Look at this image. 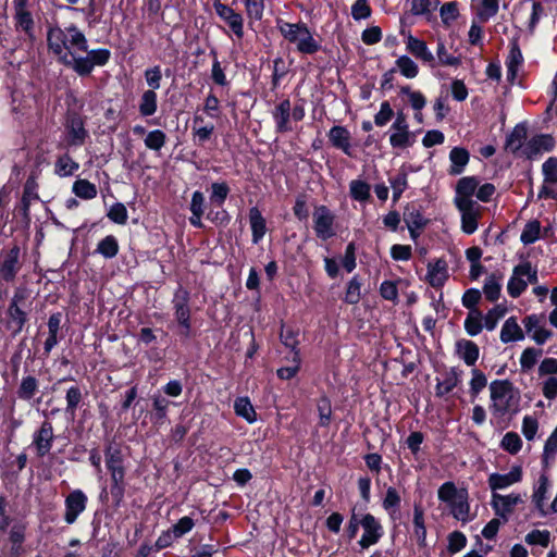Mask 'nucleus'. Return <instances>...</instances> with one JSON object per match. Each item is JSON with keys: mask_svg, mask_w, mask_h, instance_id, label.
<instances>
[{"mask_svg": "<svg viewBox=\"0 0 557 557\" xmlns=\"http://www.w3.org/2000/svg\"><path fill=\"white\" fill-rule=\"evenodd\" d=\"M49 49L59 61L73 67L79 75L88 74L89 63L83 60L86 53V38L75 27H53L48 33Z\"/></svg>", "mask_w": 557, "mask_h": 557, "instance_id": "f257e3e1", "label": "nucleus"}, {"mask_svg": "<svg viewBox=\"0 0 557 557\" xmlns=\"http://www.w3.org/2000/svg\"><path fill=\"white\" fill-rule=\"evenodd\" d=\"M438 499L446 503L454 518L466 522L470 520V506L466 490H458L453 482L444 483L437 492Z\"/></svg>", "mask_w": 557, "mask_h": 557, "instance_id": "f03ea898", "label": "nucleus"}, {"mask_svg": "<svg viewBox=\"0 0 557 557\" xmlns=\"http://www.w3.org/2000/svg\"><path fill=\"white\" fill-rule=\"evenodd\" d=\"M280 30L285 39L295 44L302 53H313L319 49L318 42L305 24L281 23Z\"/></svg>", "mask_w": 557, "mask_h": 557, "instance_id": "7ed1b4c3", "label": "nucleus"}, {"mask_svg": "<svg viewBox=\"0 0 557 557\" xmlns=\"http://www.w3.org/2000/svg\"><path fill=\"white\" fill-rule=\"evenodd\" d=\"M492 410L495 414L503 416L517 403V394L506 380L494 381L490 385Z\"/></svg>", "mask_w": 557, "mask_h": 557, "instance_id": "20e7f679", "label": "nucleus"}, {"mask_svg": "<svg viewBox=\"0 0 557 557\" xmlns=\"http://www.w3.org/2000/svg\"><path fill=\"white\" fill-rule=\"evenodd\" d=\"M537 282V270L530 262H522L512 270L507 290L513 298L520 296L529 284Z\"/></svg>", "mask_w": 557, "mask_h": 557, "instance_id": "39448f33", "label": "nucleus"}, {"mask_svg": "<svg viewBox=\"0 0 557 557\" xmlns=\"http://www.w3.org/2000/svg\"><path fill=\"white\" fill-rule=\"evenodd\" d=\"M523 504V499L518 493L499 494L497 492L492 493L491 506L495 515L507 521L515 511L516 507Z\"/></svg>", "mask_w": 557, "mask_h": 557, "instance_id": "423d86ee", "label": "nucleus"}, {"mask_svg": "<svg viewBox=\"0 0 557 557\" xmlns=\"http://www.w3.org/2000/svg\"><path fill=\"white\" fill-rule=\"evenodd\" d=\"M360 525L363 534L359 540V545L362 548H368L379 542L383 535V528L381 523L370 513L360 517Z\"/></svg>", "mask_w": 557, "mask_h": 557, "instance_id": "0eeeda50", "label": "nucleus"}, {"mask_svg": "<svg viewBox=\"0 0 557 557\" xmlns=\"http://www.w3.org/2000/svg\"><path fill=\"white\" fill-rule=\"evenodd\" d=\"M523 471L521 466H513L507 473H492L488 475L487 484L492 493L498 490L508 488L521 482Z\"/></svg>", "mask_w": 557, "mask_h": 557, "instance_id": "6e6552de", "label": "nucleus"}, {"mask_svg": "<svg viewBox=\"0 0 557 557\" xmlns=\"http://www.w3.org/2000/svg\"><path fill=\"white\" fill-rule=\"evenodd\" d=\"M334 214L325 206H320L314 209V231L319 238L325 240L334 235Z\"/></svg>", "mask_w": 557, "mask_h": 557, "instance_id": "1a4fd4ad", "label": "nucleus"}, {"mask_svg": "<svg viewBox=\"0 0 557 557\" xmlns=\"http://www.w3.org/2000/svg\"><path fill=\"white\" fill-rule=\"evenodd\" d=\"M392 135L389 143L395 148H407L411 145L410 133L404 113L399 112L392 125Z\"/></svg>", "mask_w": 557, "mask_h": 557, "instance_id": "9d476101", "label": "nucleus"}, {"mask_svg": "<svg viewBox=\"0 0 557 557\" xmlns=\"http://www.w3.org/2000/svg\"><path fill=\"white\" fill-rule=\"evenodd\" d=\"M448 265L443 259L428 263L425 281L434 288L442 287L448 280Z\"/></svg>", "mask_w": 557, "mask_h": 557, "instance_id": "9b49d317", "label": "nucleus"}, {"mask_svg": "<svg viewBox=\"0 0 557 557\" xmlns=\"http://www.w3.org/2000/svg\"><path fill=\"white\" fill-rule=\"evenodd\" d=\"M86 502H87V497L79 490L72 492L66 497V499H65L66 511H65L64 519L67 523H70V524L73 523L77 519L78 515L85 510Z\"/></svg>", "mask_w": 557, "mask_h": 557, "instance_id": "f8f14e48", "label": "nucleus"}, {"mask_svg": "<svg viewBox=\"0 0 557 557\" xmlns=\"http://www.w3.org/2000/svg\"><path fill=\"white\" fill-rule=\"evenodd\" d=\"M216 14L228 24L234 34L242 38L244 35L243 17L239 13L235 12L232 8L221 2L214 3Z\"/></svg>", "mask_w": 557, "mask_h": 557, "instance_id": "ddd939ff", "label": "nucleus"}, {"mask_svg": "<svg viewBox=\"0 0 557 557\" xmlns=\"http://www.w3.org/2000/svg\"><path fill=\"white\" fill-rule=\"evenodd\" d=\"M479 182L474 177H462L456 186L455 205L476 203L472 200V196L478 189Z\"/></svg>", "mask_w": 557, "mask_h": 557, "instance_id": "4468645a", "label": "nucleus"}, {"mask_svg": "<svg viewBox=\"0 0 557 557\" xmlns=\"http://www.w3.org/2000/svg\"><path fill=\"white\" fill-rule=\"evenodd\" d=\"M461 212V228L467 234H472L478 228V219L481 214L480 206L476 203L456 205Z\"/></svg>", "mask_w": 557, "mask_h": 557, "instance_id": "2eb2a0df", "label": "nucleus"}, {"mask_svg": "<svg viewBox=\"0 0 557 557\" xmlns=\"http://www.w3.org/2000/svg\"><path fill=\"white\" fill-rule=\"evenodd\" d=\"M524 327L531 338L539 345L549 339L553 333L541 324V318L532 314L523 320Z\"/></svg>", "mask_w": 557, "mask_h": 557, "instance_id": "dca6fc26", "label": "nucleus"}, {"mask_svg": "<svg viewBox=\"0 0 557 557\" xmlns=\"http://www.w3.org/2000/svg\"><path fill=\"white\" fill-rule=\"evenodd\" d=\"M406 48L416 58L422 60L425 63L433 65L434 60H435L434 55L429 50L426 44L423 40H420L419 38L413 37L412 35H408L407 40H406Z\"/></svg>", "mask_w": 557, "mask_h": 557, "instance_id": "f3484780", "label": "nucleus"}, {"mask_svg": "<svg viewBox=\"0 0 557 557\" xmlns=\"http://www.w3.org/2000/svg\"><path fill=\"white\" fill-rule=\"evenodd\" d=\"M174 308H175V315L176 320L181 324V326L184 329V334L188 335L190 330L189 324V308L187 306V295L185 292H182L181 294H177L175 296L174 300Z\"/></svg>", "mask_w": 557, "mask_h": 557, "instance_id": "a211bd4d", "label": "nucleus"}, {"mask_svg": "<svg viewBox=\"0 0 557 557\" xmlns=\"http://www.w3.org/2000/svg\"><path fill=\"white\" fill-rule=\"evenodd\" d=\"M53 440V429L52 425L49 422L42 423L40 430L35 436L34 443L36 446V449L40 456L46 455L52 444Z\"/></svg>", "mask_w": 557, "mask_h": 557, "instance_id": "6ab92c4d", "label": "nucleus"}, {"mask_svg": "<svg viewBox=\"0 0 557 557\" xmlns=\"http://www.w3.org/2000/svg\"><path fill=\"white\" fill-rule=\"evenodd\" d=\"M524 338V333L517 322V319L508 318L502 326L500 341L503 343L519 342Z\"/></svg>", "mask_w": 557, "mask_h": 557, "instance_id": "aec40b11", "label": "nucleus"}, {"mask_svg": "<svg viewBox=\"0 0 557 557\" xmlns=\"http://www.w3.org/2000/svg\"><path fill=\"white\" fill-rule=\"evenodd\" d=\"M329 138L331 143L342 149L345 153H349L350 148V134L342 126H334L330 129Z\"/></svg>", "mask_w": 557, "mask_h": 557, "instance_id": "412c9836", "label": "nucleus"}, {"mask_svg": "<svg viewBox=\"0 0 557 557\" xmlns=\"http://www.w3.org/2000/svg\"><path fill=\"white\" fill-rule=\"evenodd\" d=\"M499 0H476L475 14L480 22H486L498 12Z\"/></svg>", "mask_w": 557, "mask_h": 557, "instance_id": "4be33fe9", "label": "nucleus"}, {"mask_svg": "<svg viewBox=\"0 0 557 557\" xmlns=\"http://www.w3.org/2000/svg\"><path fill=\"white\" fill-rule=\"evenodd\" d=\"M83 121L79 117H71L67 124V136L71 145H81L86 137Z\"/></svg>", "mask_w": 557, "mask_h": 557, "instance_id": "5701e85b", "label": "nucleus"}, {"mask_svg": "<svg viewBox=\"0 0 557 557\" xmlns=\"http://www.w3.org/2000/svg\"><path fill=\"white\" fill-rule=\"evenodd\" d=\"M553 147V139L549 136H537L532 138L525 146L523 153L528 158H532L534 154L541 151H547Z\"/></svg>", "mask_w": 557, "mask_h": 557, "instance_id": "b1692460", "label": "nucleus"}, {"mask_svg": "<svg viewBox=\"0 0 557 557\" xmlns=\"http://www.w3.org/2000/svg\"><path fill=\"white\" fill-rule=\"evenodd\" d=\"M249 221L252 232V240L253 243H258L265 234V220L257 208H252L249 211Z\"/></svg>", "mask_w": 557, "mask_h": 557, "instance_id": "393cba45", "label": "nucleus"}, {"mask_svg": "<svg viewBox=\"0 0 557 557\" xmlns=\"http://www.w3.org/2000/svg\"><path fill=\"white\" fill-rule=\"evenodd\" d=\"M289 116H290V102L288 100H284L277 106V108L274 112V119H275L278 131L286 132V131L290 129Z\"/></svg>", "mask_w": 557, "mask_h": 557, "instance_id": "a878e982", "label": "nucleus"}, {"mask_svg": "<svg viewBox=\"0 0 557 557\" xmlns=\"http://www.w3.org/2000/svg\"><path fill=\"white\" fill-rule=\"evenodd\" d=\"M458 354L468 366H473L479 358L478 346L470 341H461L457 344Z\"/></svg>", "mask_w": 557, "mask_h": 557, "instance_id": "bb28decb", "label": "nucleus"}, {"mask_svg": "<svg viewBox=\"0 0 557 557\" xmlns=\"http://www.w3.org/2000/svg\"><path fill=\"white\" fill-rule=\"evenodd\" d=\"M234 409L237 416L244 418L248 423L257 420V413L247 397H240L235 400Z\"/></svg>", "mask_w": 557, "mask_h": 557, "instance_id": "cd10ccee", "label": "nucleus"}, {"mask_svg": "<svg viewBox=\"0 0 557 557\" xmlns=\"http://www.w3.org/2000/svg\"><path fill=\"white\" fill-rule=\"evenodd\" d=\"M213 131L214 125L212 123H205L203 117L200 115H196L194 117L193 132L199 141H206L209 139Z\"/></svg>", "mask_w": 557, "mask_h": 557, "instance_id": "c85d7f7f", "label": "nucleus"}, {"mask_svg": "<svg viewBox=\"0 0 557 557\" xmlns=\"http://www.w3.org/2000/svg\"><path fill=\"white\" fill-rule=\"evenodd\" d=\"M525 138V128L523 126H516L506 140V149L511 152H517L520 148H522Z\"/></svg>", "mask_w": 557, "mask_h": 557, "instance_id": "c756f323", "label": "nucleus"}, {"mask_svg": "<svg viewBox=\"0 0 557 557\" xmlns=\"http://www.w3.org/2000/svg\"><path fill=\"white\" fill-rule=\"evenodd\" d=\"M194 525V520L190 517H183L172 527L169 534L159 539L158 543H161L163 540H165V537H170L171 535H173L175 539L182 537L184 534L189 532Z\"/></svg>", "mask_w": 557, "mask_h": 557, "instance_id": "7c9ffc66", "label": "nucleus"}, {"mask_svg": "<svg viewBox=\"0 0 557 557\" xmlns=\"http://www.w3.org/2000/svg\"><path fill=\"white\" fill-rule=\"evenodd\" d=\"M157 111V95L154 90H146L139 103V112L144 116L152 115Z\"/></svg>", "mask_w": 557, "mask_h": 557, "instance_id": "2f4dec72", "label": "nucleus"}, {"mask_svg": "<svg viewBox=\"0 0 557 557\" xmlns=\"http://www.w3.org/2000/svg\"><path fill=\"white\" fill-rule=\"evenodd\" d=\"M449 159L451 161V173L459 174L462 171V168L469 161V153L463 148H454L450 151Z\"/></svg>", "mask_w": 557, "mask_h": 557, "instance_id": "473e14b6", "label": "nucleus"}, {"mask_svg": "<svg viewBox=\"0 0 557 557\" xmlns=\"http://www.w3.org/2000/svg\"><path fill=\"white\" fill-rule=\"evenodd\" d=\"M549 482L546 475H541L539 479V484L533 492L532 500L535 504L536 508L543 510L544 503L546 500V494L548 492Z\"/></svg>", "mask_w": 557, "mask_h": 557, "instance_id": "72a5a7b5", "label": "nucleus"}, {"mask_svg": "<svg viewBox=\"0 0 557 557\" xmlns=\"http://www.w3.org/2000/svg\"><path fill=\"white\" fill-rule=\"evenodd\" d=\"M109 55H110V53L108 50H92L89 52L86 50V53L83 54V60L87 61V63H89L88 73L91 72V70L95 65L106 64L107 61L109 60Z\"/></svg>", "mask_w": 557, "mask_h": 557, "instance_id": "f704fd0d", "label": "nucleus"}, {"mask_svg": "<svg viewBox=\"0 0 557 557\" xmlns=\"http://www.w3.org/2000/svg\"><path fill=\"white\" fill-rule=\"evenodd\" d=\"M73 191L84 199H92L97 195L96 186L86 180L76 181L73 185Z\"/></svg>", "mask_w": 557, "mask_h": 557, "instance_id": "c9c22d12", "label": "nucleus"}, {"mask_svg": "<svg viewBox=\"0 0 557 557\" xmlns=\"http://www.w3.org/2000/svg\"><path fill=\"white\" fill-rule=\"evenodd\" d=\"M540 233H541L540 222L536 220H533L525 224V226L521 233L520 239L525 245L532 244L539 238Z\"/></svg>", "mask_w": 557, "mask_h": 557, "instance_id": "e433bc0d", "label": "nucleus"}, {"mask_svg": "<svg viewBox=\"0 0 557 557\" xmlns=\"http://www.w3.org/2000/svg\"><path fill=\"white\" fill-rule=\"evenodd\" d=\"M78 169V163L73 161L69 156H62L55 163V173L59 176L72 175Z\"/></svg>", "mask_w": 557, "mask_h": 557, "instance_id": "4c0bfd02", "label": "nucleus"}, {"mask_svg": "<svg viewBox=\"0 0 557 557\" xmlns=\"http://www.w3.org/2000/svg\"><path fill=\"white\" fill-rule=\"evenodd\" d=\"M465 329L470 336H475L482 331V315L478 310L471 311L466 321Z\"/></svg>", "mask_w": 557, "mask_h": 557, "instance_id": "58836bf2", "label": "nucleus"}, {"mask_svg": "<svg viewBox=\"0 0 557 557\" xmlns=\"http://www.w3.org/2000/svg\"><path fill=\"white\" fill-rule=\"evenodd\" d=\"M396 65L399 72L407 78H414L418 75V65L406 55L397 59Z\"/></svg>", "mask_w": 557, "mask_h": 557, "instance_id": "ea45409f", "label": "nucleus"}, {"mask_svg": "<svg viewBox=\"0 0 557 557\" xmlns=\"http://www.w3.org/2000/svg\"><path fill=\"white\" fill-rule=\"evenodd\" d=\"M404 221L408 228H422L425 225V221L420 211L413 207L406 209Z\"/></svg>", "mask_w": 557, "mask_h": 557, "instance_id": "a19ab883", "label": "nucleus"}, {"mask_svg": "<svg viewBox=\"0 0 557 557\" xmlns=\"http://www.w3.org/2000/svg\"><path fill=\"white\" fill-rule=\"evenodd\" d=\"M483 292L488 300H497L500 294L499 277H497L495 274L488 276L485 281Z\"/></svg>", "mask_w": 557, "mask_h": 557, "instance_id": "79ce46f5", "label": "nucleus"}, {"mask_svg": "<svg viewBox=\"0 0 557 557\" xmlns=\"http://www.w3.org/2000/svg\"><path fill=\"white\" fill-rule=\"evenodd\" d=\"M436 54L438 62L445 66H458L460 64V57L448 53L445 45L438 41Z\"/></svg>", "mask_w": 557, "mask_h": 557, "instance_id": "37998d69", "label": "nucleus"}, {"mask_svg": "<svg viewBox=\"0 0 557 557\" xmlns=\"http://www.w3.org/2000/svg\"><path fill=\"white\" fill-rule=\"evenodd\" d=\"M97 250L103 257L112 258L119 251V244L113 236H107L98 244Z\"/></svg>", "mask_w": 557, "mask_h": 557, "instance_id": "c03bdc74", "label": "nucleus"}, {"mask_svg": "<svg viewBox=\"0 0 557 557\" xmlns=\"http://www.w3.org/2000/svg\"><path fill=\"white\" fill-rule=\"evenodd\" d=\"M550 533L547 530H533L525 536V542L530 545H541L546 547L549 544Z\"/></svg>", "mask_w": 557, "mask_h": 557, "instance_id": "a18cd8bd", "label": "nucleus"}, {"mask_svg": "<svg viewBox=\"0 0 557 557\" xmlns=\"http://www.w3.org/2000/svg\"><path fill=\"white\" fill-rule=\"evenodd\" d=\"M248 18L259 21L263 15V0H244Z\"/></svg>", "mask_w": 557, "mask_h": 557, "instance_id": "49530a36", "label": "nucleus"}, {"mask_svg": "<svg viewBox=\"0 0 557 557\" xmlns=\"http://www.w3.org/2000/svg\"><path fill=\"white\" fill-rule=\"evenodd\" d=\"M10 325L20 332L25 323V313L13 302L9 308Z\"/></svg>", "mask_w": 557, "mask_h": 557, "instance_id": "de8ad7c7", "label": "nucleus"}, {"mask_svg": "<svg viewBox=\"0 0 557 557\" xmlns=\"http://www.w3.org/2000/svg\"><path fill=\"white\" fill-rule=\"evenodd\" d=\"M541 356V350L535 348H527L522 351L520 357V366L522 370L528 371L534 367L539 357Z\"/></svg>", "mask_w": 557, "mask_h": 557, "instance_id": "09e8293b", "label": "nucleus"}, {"mask_svg": "<svg viewBox=\"0 0 557 557\" xmlns=\"http://www.w3.org/2000/svg\"><path fill=\"white\" fill-rule=\"evenodd\" d=\"M361 298V285L359 281L354 277L347 285L345 293V301L350 305L359 302Z\"/></svg>", "mask_w": 557, "mask_h": 557, "instance_id": "8fccbe9b", "label": "nucleus"}, {"mask_svg": "<svg viewBox=\"0 0 557 557\" xmlns=\"http://www.w3.org/2000/svg\"><path fill=\"white\" fill-rule=\"evenodd\" d=\"M108 218L117 224H125L128 218L127 210L123 203H114L109 212Z\"/></svg>", "mask_w": 557, "mask_h": 557, "instance_id": "3c124183", "label": "nucleus"}, {"mask_svg": "<svg viewBox=\"0 0 557 557\" xmlns=\"http://www.w3.org/2000/svg\"><path fill=\"white\" fill-rule=\"evenodd\" d=\"M350 194L356 200L363 201L368 199L370 195V187L364 182L352 181L350 183Z\"/></svg>", "mask_w": 557, "mask_h": 557, "instance_id": "603ef678", "label": "nucleus"}, {"mask_svg": "<svg viewBox=\"0 0 557 557\" xmlns=\"http://www.w3.org/2000/svg\"><path fill=\"white\" fill-rule=\"evenodd\" d=\"M164 143L165 135L162 131L159 129L150 132L145 139L146 147L152 150L161 149Z\"/></svg>", "mask_w": 557, "mask_h": 557, "instance_id": "864d4df0", "label": "nucleus"}, {"mask_svg": "<svg viewBox=\"0 0 557 557\" xmlns=\"http://www.w3.org/2000/svg\"><path fill=\"white\" fill-rule=\"evenodd\" d=\"M111 476L113 481L112 486V495L120 502L123 496V478H124V470L122 469H114L111 471Z\"/></svg>", "mask_w": 557, "mask_h": 557, "instance_id": "5fc2aeb1", "label": "nucleus"}, {"mask_svg": "<svg viewBox=\"0 0 557 557\" xmlns=\"http://www.w3.org/2000/svg\"><path fill=\"white\" fill-rule=\"evenodd\" d=\"M542 169H543V174L545 177V183L546 184H556L557 183V159L549 158L547 161L544 162Z\"/></svg>", "mask_w": 557, "mask_h": 557, "instance_id": "6e6d98bb", "label": "nucleus"}, {"mask_svg": "<svg viewBox=\"0 0 557 557\" xmlns=\"http://www.w3.org/2000/svg\"><path fill=\"white\" fill-rule=\"evenodd\" d=\"M506 310L499 306L493 308L487 312V314L483 318L484 326L492 331L496 327L498 321L504 317Z\"/></svg>", "mask_w": 557, "mask_h": 557, "instance_id": "4d7b16f0", "label": "nucleus"}, {"mask_svg": "<svg viewBox=\"0 0 557 557\" xmlns=\"http://www.w3.org/2000/svg\"><path fill=\"white\" fill-rule=\"evenodd\" d=\"M82 399V393L78 387L72 386L66 393V411L74 414Z\"/></svg>", "mask_w": 557, "mask_h": 557, "instance_id": "13d9d810", "label": "nucleus"}, {"mask_svg": "<svg viewBox=\"0 0 557 557\" xmlns=\"http://www.w3.org/2000/svg\"><path fill=\"white\" fill-rule=\"evenodd\" d=\"M401 92L408 96V100L416 111H420L426 103L424 96L420 91H412L409 87H404Z\"/></svg>", "mask_w": 557, "mask_h": 557, "instance_id": "bf43d9fd", "label": "nucleus"}, {"mask_svg": "<svg viewBox=\"0 0 557 557\" xmlns=\"http://www.w3.org/2000/svg\"><path fill=\"white\" fill-rule=\"evenodd\" d=\"M505 450L516 454L521 448V440L516 433H507L502 441Z\"/></svg>", "mask_w": 557, "mask_h": 557, "instance_id": "052dcab7", "label": "nucleus"}, {"mask_svg": "<svg viewBox=\"0 0 557 557\" xmlns=\"http://www.w3.org/2000/svg\"><path fill=\"white\" fill-rule=\"evenodd\" d=\"M37 389V382L34 377L27 376L25 377L20 386V397L29 399L34 396L35 392Z\"/></svg>", "mask_w": 557, "mask_h": 557, "instance_id": "680f3d73", "label": "nucleus"}, {"mask_svg": "<svg viewBox=\"0 0 557 557\" xmlns=\"http://www.w3.org/2000/svg\"><path fill=\"white\" fill-rule=\"evenodd\" d=\"M466 536L461 532H453L448 536V550L453 554L461 550L466 545Z\"/></svg>", "mask_w": 557, "mask_h": 557, "instance_id": "e2e57ef3", "label": "nucleus"}, {"mask_svg": "<svg viewBox=\"0 0 557 557\" xmlns=\"http://www.w3.org/2000/svg\"><path fill=\"white\" fill-rule=\"evenodd\" d=\"M371 9L367 0H357L351 7V15L355 20H362L369 17Z\"/></svg>", "mask_w": 557, "mask_h": 557, "instance_id": "0e129e2a", "label": "nucleus"}, {"mask_svg": "<svg viewBox=\"0 0 557 557\" xmlns=\"http://www.w3.org/2000/svg\"><path fill=\"white\" fill-rule=\"evenodd\" d=\"M522 60L520 50L513 47L510 51V59L508 62V78L513 79L517 75V69Z\"/></svg>", "mask_w": 557, "mask_h": 557, "instance_id": "69168bd1", "label": "nucleus"}, {"mask_svg": "<svg viewBox=\"0 0 557 557\" xmlns=\"http://www.w3.org/2000/svg\"><path fill=\"white\" fill-rule=\"evenodd\" d=\"M458 16V8L456 2L445 3L441 8V17L445 24H449Z\"/></svg>", "mask_w": 557, "mask_h": 557, "instance_id": "338daca9", "label": "nucleus"}, {"mask_svg": "<svg viewBox=\"0 0 557 557\" xmlns=\"http://www.w3.org/2000/svg\"><path fill=\"white\" fill-rule=\"evenodd\" d=\"M542 392L545 398L554 399L557 396V377L549 376L542 383Z\"/></svg>", "mask_w": 557, "mask_h": 557, "instance_id": "774afa93", "label": "nucleus"}]
</instances>
